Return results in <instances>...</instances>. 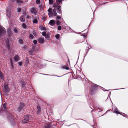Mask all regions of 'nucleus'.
I'll list each match as a JSON object with an SVG mask.
<instances>
[{"instance_id": "f257e3e1", "label": "nucleus", "mask_w": 128, "mask_h": 128, "mask_svg": "<svg viewBox=\"0 0 128 128\" xmlns=\"http://www.w3.org/2000/svg\"><path fill=\"white\" fill-rule=\"evenodd\" d=\"M7 118L11 125L13 126L15 125V120L14 116L11 114L8 113Z\"/></svg>"}, {"instance_id": "f03ea898", "label": "nucleus", "mask_w": 128, "mask_h": 128, "mask_svg": "<svg viewBox=\"0 0 128 128\" xmlns=\"http://www.w3.org/2000/svg\"><path fill=\"white\" fill-rule=\"evenodd\" d=\"M26 106V104L25 103L21 102L19 105L17 110L18 112H19Z\"/></svg>"}, {"instance_id": "7ed1b4c3", "label": "nucleus", "mask_w": 128, "mask_h": 128, "mask_svg": "<svg viewBox=\"0 0 128 128\" xmlns=\"http://www.w3.org/2000/svg\"><path fill=\"white\" fill-rule=\"evenodd\" d=\"M42 34L43 36H45V38L46 40H50V33H48L46 34V33L45 32H42Z\"/></svg>"}, {"instance_id": "20e7f679", "label": "nucleus", "mask_w": 128, "mask_h": 128, "mask_svg": "<svg viewBox=\"0 0 128 128\" xmlns=\"http://www.w3.org/2000/svg\"><path fill=\"white\" fill-rule=\"evenodd\" d=\"M6 32L5 28L3 27L0 26V36H2Z\"/></svg>"}, {"instance_id": "39448f33", "label": "nucleus", "mask_w": 128, "mask_h": 128, "mask_svg": "<svg viewBox=\"0 0 128 128\" xmlns=\"http://www.w3.org/2000/svg\"><path fill=\"white\" fill-rule=\"evenodd\" d=\"M38 9L37 8H31L30 12L32 14L36 15L38 13Z\"/></svg>"}, {"instance_id": "423d86ee", "label": "nucleus", "mask_w": 128, "mask_h": 128, "mask_svg": "<svg viewBox=\"0 0 128 128\" xmlns=\"http://www.w3.org/2000/svg\"><path fill=\"white\" fill-rule=\"evenodd\" d=\"M63 0H56V2L53 5V6L55 8L57 6L60 4H62Z\"/></svg>"}, {"instance_id": "0eeeda50", "label": "nucleus", "mask_w": 128, "mask_h": 128, "mask_svg": "<svg viewBox=\"0 0 128 128\" xmlns=\"http://www.w3.org/2000/svg\"><path fill=\"white\" fill-rule=\"evenodd\" d=\"M24 119L23 120V122L24 123H27L29 120V118L28 115H26L24 116Z\"/></svg>"}, {"instance_id": "6e6552de", "label": "nucleus", "mask_w": 128, "mask_h": 128, "mask_svg": "<svg viewBox=\"0 0 128 128\" xmlns=\"http://www.w3.org/2000/svg\"><path fill=\"white\" fill-rule=\"evenodd\" d=\"M38 42L40 44H43L44 41V38H43L39 37L38 38Z\"/></svg>"}, {"instance_id": "1a4fd4ad", "label": "nucleus", "mask_w": 128, "mask_h": 128, "mask_svg": "<svg viewBox=\"0 0 128 128\" xmlns=\"http://www.w3.org/2000/svg\"><path fill=\"white\" fill-rule=\"evenodd\" d=\"M56 7H57V9L58 10V11H57L60 14H61L62 13V11L61 10V6H59L58 5L57 6H56Z\"/></svg>"}, {"instance_id": "9d476101", "label": "nucleus", "mask_w": 128, "mask_h": 128, "mask_svg": "<svg viewBox=\"0 0 128 128\" xmlns=\"http://www.w3.org/2000/svg\"><path fill=\"white\" fill-rule=\"evenodd\" d=\"M16 3L19 5L22 4L24 2V0H16Z\"/></svg>"}, {"instance_id": "9b49d317", "label": "nucleus", "mask_w": 128, "mask_h": 128, "mask_svg": "<svg viewBox=\"0 0 128 128\" xmlns=\"http://www.w3.org/2000/svg\"><path fill=\"white\" fill-rule=\"evenodd\" d=\"M6 48H7L8 50H10V46L8 40V41L7 40L6 41Z\"/></svg>"}, {"instance_id": "f8f14e48", "label": "nucleus", "mask_w": 128, "mask_h": 128, "mask_svg": "<svg viewBox=\"0 0 128 128\" xmlns=\"http://www.w3.org/2000/svg\"><path fill=\"white\" fill-rule=\"evenodd\" d=\"M4 88L6 92H8L9 91L10 89L8 85H5L4 86Z\"/></svg>"}, {"instance_id": "ddd939ff", "label": "nucleus", "mask_w": 128, "mask_h": 128, "mask_svg": "<svg viewBox=\"0 0 128 128\" xmlns=\"http://www.w3.org/2000/svg\"><path fill=\"white\" fill-rule=\"evenodd\" d=\"M37 108L38 110L36 112V114L37 115L39 114L40 111H41V108L39 106H37Z\"/></svg>"}, {"instance_id": "4468645a", "label": "nucleus", "mask_w": 128, "mask_h": 128, "mask_svg": "<svg viewBox=\"0 0 128 128\" xmlns=\"http://www.w3.org/2000/svg\"><path fill=\"white\" fill-rule=\"evenodd\" d=\"M49 24L50 26H54V24H55V23L54 20H50L49 22Z\"/></svg>"}, {"instance_id": "2eb2a0df", "label": "nucleus", "mask_w": 128, "mask_h": 128, "mask_svg": "<svg viewBox=\"0 0 128 128\" xmlns=\"http://www.w3.org/2000/svg\"><path fill=\"white\" fill-rule=\"evenodd\" d=\"M20 58L18 55H16L14 57V59L16 61V62L19 60Z\"/></svg>"}, {"instance_id": "dca6fc26", "label": "nucleus", "mask_w": 128, "mask_h": 128, "mask_svg": "<svg viewBox=\"0 0 128 128\" xmlns=\"http://www.w3.org/2000/svg\"><path fill=\"white\" fill-rule=\"evenodd\" d=\"M114 113L117 114H120V112H119L118 110V109L116 108H114Z\"/></svg>"}, {"instance_id": "f3484780", "label": "nucleus", "mask_w": 128, "mask_h": 128, "mask_svg": "<svg viewBox=\"0 0 128 128\" xmlns=\"http://www.w3.org/2000/svg\"><path fill=\"white\" fill-rule=\"evenodd\" d=\"M61 68L62 69L68 70L69 69V67L66 66H61Z\"/></svg>"}, {"instance_id": "a211bd4d", "label": "nucleus", "mask_w": 128, "mask_h": 128, "mask_svg": "<svg viewBox=\"0 0 128 128\" xmlns=\"http://www.w3.org/2000/svg\"><path fill=\"white\" fill-rule=\"evenodd\" d=\"M35 51L34 50H31L28 52L30 55H33L35 53Z\"/></svg>"}, {"instance_id": "6ab92c4d", "label": "nucleus", "mask_w": 128, "mask_h": 128, "mask_svg": "<svg viewBox=\"0 0 128 128\" xmlns=\"http://www.w3.org/2000/svg\"><path fill=\"white\" fill-rule=\"evenodd\" d=\"M29 63L28 58H26V60L24 62V66H27Z\"/></svg>"}, {"instance_id": "aec40b11", "label": "nucleus", "mask_w": 128, "mask_h": 128, "mask_svg": "<svg viewBox=\"0 0 128 128\" xmlns=\"http://www.w3.org/2000/svg\"><path fill=\"white\" fill-rule=\"evenodd\" d=\"M6 104H4L3 105L4 110L5 112H6L7 111V108L6 107Z\"/></svg>"}, {"instance_id": "412c9836", "label": "nucleus", "mask_w": 128, "mask_h": 128, "mask_svg": "<svg viewBox=\"0 0 128 128\" xmlns=\"http://www.w3.org/2000/svg\"><path fill=\"white\" fill-rule=\"evenodd\" d=\"M54 14H54V15L55 16H57V14L56 12V9L55 8H54L53 9V10Z\"/></svg>"}, {"instance_id": "4be33fe9", "label": "nucleus", "mask_w": 128, "mask_h": 128, "mask_svg": "<svg viewBox=\"0 0 128 128\" xmlns=\"http://www.w3.org/2000/svg\"><path fill=\"white\" fill-rule=\"evenodd\" d=\"M45 128H52L51 124H48L44 126Z\"/></svg>"}, {"instance_id": "5701e85b", "label": "nucleus", "mask_w": 128, "mask_h": 128, "mask_svg": "<svg viewBox=\"0 0 128 128\" xmlns=\"http://www.w3.org/2000/svg\"><path fill=\"white\" fill-rule=\"evenodd\" d=\"M23 64V62L22 61H20L18 62V66H21Z\"/></svg>"}, {"instance_id": "b1692460", "label": "nucleus", "mask_w": 128, "mask_h": 128, "mask_svg": "<svg viewBox=\"0 0 128 128\" xmlns=\"http://www.w3.org/2000/svg\"><path fill=\"white\" fill-rule=\"evenodd\" d=\"M48 13L53 14L52 10V8H49L48 10Z\"/></svg>"}, {"instance_id": "393cba45", "label": "nucleus", "mask_w": 128, "mask_h": 128, "mask_svg": "<svg viewBox=\"0 0 128 128\" xmlns=\"http://www.w3.org/2000/svg\"><path fill=\"white\" fill-rule=\"evenodd\" d=\"M37 32L36 31H33L32 32V34L33 35L36 37L38 36Z\"/></svg>"}, {"instance_id": "a878e982", "label": "nucleus", "mask_w": 128, "mask_h": 128, "mask_svg": "<svg viewBox=\"0 0 128 128\" xmlns=\"http://www.w3.org/2000/svg\"><path fill=\"white\" fill-rule=\"evenodd\" d=\"M20 20L22 22H24L25 21V18L23 16H21L20 18Z\"/></svg>"}, {"instance_id": "bb28decb", "label": "nucleus", "mask_w": 128, "mask_h": 128, "mask_svg": "<svg viewBox=\"0 0 128 128\" xmlns=\"http://www.w3.org/2000/svg\"><path fill=\"white\" fill-rule=\"evenodd\" d=\"M34 18L33 19L34 20L33 21V23L34 24H37L38 22V20L37 19H35Z\"/></svg>"}, {"instance_id": "cd10ccee", "label": "nucleus", "mask_w": 128, "mask_h": 128, "mask_svg": "<svg viewBox=\"0 0 128 128\" xmlns=\"http://www.w3.org/2000/svg\"><path fill=\"white\" fill-rule=\"evenodd\" d=\"M22 26L24 29H26V24L24 23H23L22 24Z\"/></svg>"}, {"instance_id": "c85d7f7f", "label": "nucleus", "mask_w": 128, "mask_h": 128, "mask_svg": "<svg viewBox=\"0 0 128 128\" xmlns=\"http://www.w3.org/2000/svg\"><path fill=\"white\" fill-rule=\"evenodd\" d=\"M34 37V36L32 35V34H30L29 36V38L31 39H32Z\"/></svg>"}, {"instance_id": "c756f323", "label": "nucleus", "mask_w": 128, "mask_h": 128, "mask_svg": "<svg viewBox=\"0 0 128 128\" xmlns=\"http://www.w3.org/2000/svg\"><path fill=\"white\" fill-rule=\"evenodd\" d=\"M14 30L15 33L18 34L19 33V32L18 30L16 28L14 29Z\"/></svg>"}, {"instance_id": "7c9ffc66", "label": "nucleus", "mask_w": 128, "mask_h": 128, "mask_svg": "<svg viewBox=\"0 0 128 128\" xmlns=\"http://www.w3.org/2000/svg\"><path fill=\"white\" fill-rule=\"evenodd\" d=\"M60 35L59 34H57L56 35L55 37L57 39H58L60 37Z\"/></svg>"}, {"instance_id": "2f4dec72", "label": "nucleus", "mask_w": 128, "mask_h": 128, "mask_svg": "<svg viewBox=\"0 0 128 128\" xmlns=\"http://www.w3.org/2000/svg\"><path fill=\"white\" fill-rule=\"evenodd\" d=\"M48 15L49 16V17L50 18H52V17L53 14L48 13Z\"/></svg>"}, {"instance_id": "473e14b6", "label": "nucleus", "mask_w": 128, "mask_h": 128, "mask_svg": "<svg viewBox=\"0 0 128 128\" xmlns=\"http://www.w3.org/2000/svg\"><path fill=\"white\" fill-rule=\"evenodd\" d=\"M53 2V0H49V3L50 4H52Z\"/></svg>"}, {"instance_id": "72a5a7b5", "label": "nucleus", "mask_w": 128, "mask_h": 128, "mask_svg": "<svg viewBox=\"0 0 128 128\" xmlns=\"http://www.w3.org/2000/svg\"><path fill=\"white\" fill-rule=\"evenodd\" d=\"M61 23L60 22L59 20H58L56 23V24L57 25H60Z\"/></svg>"}, {"instance_id": "f704fd0d", "label": "nucleus", "mask_w": 128, "mask_h": 128, "mask_svg": "<svg viewBox=\"0 0 128 128\" xmlns=\"http://www.w3.org/2000/svg\"><path fill=\"white\" fill-rule=\"evenodd\" d=\"M19 42L20 43L22 44L23 43V42L22 39H20L19 41Z\"/></svg>"}, {"instance_id": "c9c22d12", "label": "nucleus", "mask_w": 128, "mask_h": 128, "mask_svg": "<svg viewBox=\"0 0 128 128\" xmlns=\"http://www.w3.org/2000/svg\"><path fill=\"white\" fill-rule=\"evenodd\" d=\"M40 0H36V3L37 4H40Z\"/></svg>"}, {"instance_id": "e433bc0d", "label": "nucleus", "mask_w": 128, "mask_h": 128, "mask_svg": "<svg viewBox=\"0 0 128 128\" xmlns=\"http://www.w3.org/2000/svg\"><path fill=\"white\" fill-rule=\"evenodd\" d=\"M17 12H20L21 11V9L20 8H18L17 9Z\"/></svg>"}, {"instance_id": "4c0bfd02", "label": "nucleus", "mask_w": 128, "mask_h": 128, "mask_svg": "<svg viewBox=\"0 0 128 128\" xmlns=\"http://www.w3.org/2000/svg\"><path fill=\"white\" fill-rule=\"evenodd\" d=\"M44 27L43 26H41L39 28L41 30H43Z\"/></svg>"}, {"instance_id": "58836bf2", "label": "nucleus", "mask_w": 128, "mask_h": 128, "mask_svg": "<svg viewBox=\"0 0 128 128\" xmlns=\"http://www.w3.org/2000/svg\"><path fill=\"white\" fill-rule=\"evenodd\" d=\"M56 18L60 20V19L61 18V17L60 16H57Z\"/></svg>"}, {"instance_id": "ea45409f", "label": "nucleus", "mask_w": 128, "mask_h": 128, "mask_svg": "<svg viewBox=\"0 0 128 128\" xmlns=\"http://www.w3.org/2000/svg\"><path fill=\"white\" fill-rule=\"evenodd\" d=\"M37 41L36 40H34L33 41V43H34V44H37Z\"/></svg>"}, {"instance_id": "a19ab883", "label": "nucleus", "mask_w": 128, "mask_h": 128, "mask_svg": "<svg viewBox=\"0 0 128 128\" xmlns=\"http://www.w3.org/2000/svg\"><path fill=\"white\" fill-rule=\"evenodd\" d=\"M22 87H24L25 85L26 84V83L24 82H22Z\"/></svg>"}, {"instance_id": "79ce46f5", "label": "nucleus", "mask_w": 128, "mask_h": 128, "mask_svg": "<svg viewBox=\"0 0 128 128\" xmlns=\"http://www.w3.org/2000/svg\"><path fill=\"white\" fill-rule=\"evenodd\" d=\"M58 30H61V26H58Z\"/></svg>"}, {"instance_id": "37998d69", "label": "nucleus", "mask_w": 128, "mask_h": 128, "mask_svg": "<svg viewBox=\"0 0 128 128\" xmlns=\"http://www.w3.org/2000/svg\"><path fill=\"white\" fill-rule=\"evenodd\" d=\"M0 78L2 79H4V78L3 74L2 75H0Z\"/></svg>"}, {"instance_id": "c03bdc74", "label": "nucleus", "mask_w": 128, "mask_h": 128, "mask_svg": "<svg viewBox=\"0 0 128 128\" xmlns=\"http://www.w3.org/2000/svg\"><path fill=\"white\" fill-rule=\"evenodd\" d=\"M10 65H11V66L12 67V68H13L14 67V66H13V63L12 62V63H10Z\"/></svg>"}, {"instance_id": "a18cd8bd", "label": "nucleus", "mask_w": 128, "mask_h": 128, "mask_svg": "<svg viewBox=\"0 0 128 128\" xmlns=\"http://www.w3.org/2000/svg\"><path fill=\"white\" fill-rule=\"evenodd\" d=\"M26 10L23 11V14L24 15H25L26 14Z\"/></svg>"}, {"instance_id": "49530a36", "label": "nucleus", "mask_w": 128, "mask_h": 128, "mask_svg": "<svg viewBox=\"0 0 128 128\" xmlns=\"http://www.w3.org/2000/svg\"><path fill=\"white\" fill-rule=\"evenodd\" d=\"M46 17L45 16H44V17H43L42 18V19L43 20H44L45 19V18H46Z\"/></svg>"}, {"instance_id": "de8ad7c7", "label": "nucleus", "mask_w": 128, "mask_h": 128, "mask_svg": "<svg viewBox=\"0 0 128 128\" xmlns=\"http://www.w3.org/2000/svg\"><path fill=\"white\" fill-rule=\"evenodd\" d=\"M82 36H83L84 38H86V34H84L82 35Z\"/></svg>"}, {"instance_id": "09e8293b", "label": "nucleus", "mask_w": 128, "mask_h": 128, "mask_svg": "<svg viewBox=\"0 0 128 128\" xmlns=\"http://www.w3.org/2000/svg\"><path fill=\"white\" fill-rule=\"evenodd\" d=\"M30 17L28 15H27V17H26V18L28 19L29 18H30Z\"/></svg>"}, {"instance_id": "8fccbe9b", "label": "nucleus", "mask_w": 128, "mask_h": 128, "mask_svg": "<svg viewBox=\"0 0 128 128\" xmlns=\"http://www.w3.org/2000/svg\"><path fill=\"white\" fill-rule=\"evenodd\" d=\"M10 63L12 62V59L11 58H10Z\"/></svg>"}, {"instance_id": "3c124183", "label": "nucleus", "mask_w": 128, "mask_h": 128, "mask_svg": "<svg viewBox=\"0 0 128 128\" xmlns=\"http://www.w3.org/2000/svg\"><path fill=\"white\" fill-rule=\"evenodd\" d=\"M35 48V46H32V49H34V48Z\"/></svg>"}, {"instance_id": "603ef678", "label": "nucleus", "mask_w": 128, "mask_h": 128, "mask_svg": "<svg viewBox=\"0 0 128 128\" xmlns=\"http://www.w3.org/2000/svg\"><path fill=\"white\" fill-rule=\"evenodd\" d=\"M11 1L13 2H14L16 1V0H10Z\"/></svg>"}, {"instance_id": "864d4df0", "label": "nucleus", "mask_w": 128, "mask_h": 128, "mask_svg": "<svg viewBox=\"0 0 128 128\" xmlns=\"http://www.w3.org/2000/svg\"><path fill=\"white\" fill-rule=\"evenodd\" d=\"M3 74L2 72H1L0 70V76L2 75Z\"/></svg>"}, {"instance_id": "5fc2aeb1", "label": "nucleus", "mask_w": 128, "mask_h": 128, "mask_svg": "<svg viewBox=\"0 0 128 128\" xmlns=\"http://www.w3.org/2000/svg\"><path fill=\"white\" fill-rule=\"evenodd\" d=\"M46 28H45V27L44 28V30H44V31H46Z\"/></svg>"}, {"instance_id": "6e6d98bb", "label": "nucleus", "mask_w": 128, "mask_h": 128, "mask_svg": "<svg viewBox=\"0 0 128 128\" xmlns=\"http://www.w3.org/2000/svg\"><path fill=\"white\" fill-rule=\"evenodd\" d=\"M43 74L45 75H48V74Z\"/></svg>"}, {"instance_id": "4d7b16f0", "label": "nucleus", "mask_w": 128, "mask_h": 128, "mask_svg": "<svg viewBox=\"0 0 128 128\" xmlns=\"http://www.w3.org/2000/svg\"><path fill=\"white\" fill-rule=\"evenodd\" d=\"M61 76H58V77H61Z\"/></svg>"}, {"instance_id": "13d9d810", "label": "nucleus", "mask_w": 128, "mask_h": 128, "mask_svg": "<svg viewBox=\"0 0 128 128\" xmlns=\"http://www.w3.org/2000/svg\"><path fill=\"white\" fill-rule=\"evenodd\" d=\"M106 91H108V90H106Z\"/></svg>"}]
</instances>
